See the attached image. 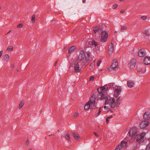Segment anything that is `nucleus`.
<instances>
[{
    "label": "nucleus",
    "mask_w": 150,
    "mask_h": 150,
    "mask_svg": "<svg viewBox=\"0 0 150 150\" xmlns=\"http://www.w3.org/2000/svg\"><path fill=\"white\" fill-rule=\"evenodd\" d=\"M144 118L146 120H148L150 119V113L148 112L144 113L143 115Z\"/></svg>",
    "instance_id": "obj_15"
},
{
    "label": "nucleus",
    "mask_w": 150,
    "mask_h": 150,
    "mask_svg": "<svg viewBox=\"0 0 150 150\" xmlns=\"http://www.w3.org/2000/svg\"><path fill=\"white\" fill-rule=\"evenodd\" d=\"M104 99H105V105L109 104L111 107L112 108L116 107L115 100L113 98L106 97H105Z\"/></svg>",
    "instance_id": "obj_2"
},
{
    "label": "nucleus",
    "mask_w": 150,
    "mask_h": 150,
    "mask_svg": "<svg viewBox=\"0 0 150 150\" xmlns=\"http://www.w3.org/2000/svg\"><path fill=\"white\" fill-rule=\"evenodd\" d=\"M101 34L100 41L103 42H105L108 37V33L105 31H102Z\"/></svg>",
    "instance_id": "obj_5"
},
{
    "label": "nucleus",
    "mask_w": 150,
    "mask_h": 150,
    "mask_svg": "<svg viewBox=\"0 0 150 150\" xmlns=\"http://www.w3.org/2000/svg\"><path fill=\"white\" fill-rule=\"evenodd\" d=\"M93 30L94 33H96L99 30V29L98 27H96L94 28Z\"/></svg>",
    "instance_id": "obj_28"
},
{
    "label": "nucleus",
    "mask_w": 150,
    "mask_h": 150,
    "mask_svg": "<svg viewBox=\"0 0 150 150\" xmlns=\"http://www.w3.org/2000/svg\"><path fill=\"white\" fill-rule=\"evenodd\" d=\"M26 143H29V141H28V140H27V141H26Z\"/></svg>",
    "instance_id": "obj_54"
},
{
    "label": "nucleus",
    "mask_w": 150,
    "mask_h": 150,
    "mask_svg": "<svg viewBox=\"0 0 150 150\" xmlns=\"http://www.w3.org/2000/svg\"><path fill=\"white\" fill-rule=\"evenodd\" d=\"M118 149H119V148L118 147H117H117H116V148L115 149V150H118Z\"/></svg>",
    "instance_id": "obj_48"
},
{
    "label": "nucleus",
    "mask_w": 150,
    "mask_h": 150,
    "mask_svg": "<svg viewBox=\"0 0 150 150\" xmlns=\"http://www.w3.org/2000/svg\"><path fill=\"white\" fill-rule=\"evenodd\" d=\"M3 54V51L2 50H1L0 51V58L1 57Z\"/></svg>",
    "instance_id": "obj_44"
},
{
    "label": "nucleus",
    "mask_w": 150,
    "mask_h": 150,
    "mask_svg": "<svg viewBox=\"0 0 150 150\" xmlns=\"http://www.w3.org/2000/svg\"><path fill=\"white\" fill-rule=\"evenodd\" d=\"M96 96L95 95L93 94L90 98L89 101L88 103L91 105V107H93L96 103Z\"/></svg>",
    "instance_id": "obj_8"
},
{
    "label": "nucleus",
    "mask_w": 150,
    "mask_h": 150,
    "mask_svg": "<svg viewBox=\"0 0 150 150\" xmlns=\"http://www.w3.org/2000/svg\"><path fill=\"white\" fill-rule=\"evenodd\" d=\"M80 67H81L82 68L83 66H82L81 65V62H76L74 64V72L75 73H79L80 72L81 70V69Z\"/></svg>",
    "instance_id": "obj_4"
},
{
    "label": "nucleus",
    "mask_w": 150,
    "mask_h": 150,
    "mask_svg": "<svg viewBox=\"0 0 150 150\" xmlns=\"http://www.w3.org/2000/svg\"><path fill=\"white\" fill-rule=\"evenodd\" d=\"M24 103V101L21 102L19 104V109H21L22 107V106L23 105Z\"/></svg>",
    "instance_id": "obj_31"
},
{
    "label": "nucleus",
    "mask_w": 150,
    "mask_h": 150,
    "mask_svg": "<svg viewBox=\"0 0 150 150\" xmlns=\"http://www.w3.org/2000/svg\"><path fill=\"white\" fill-rule=\"evenodd\" d=\"M51 135H52V134H51L50 135H49V136H50Z\"/></svg>",
    "instance_id": "obj_59"
},
{
    "label": "nucleus",
    "mask_w": 150,
    "mask_h": 150,
    "mask_svg": "<svg viewBox=\"0 0 150 150\" xmlns=\"http://www.w3.org/2000/svg\"><path fill=\"white\" fill-rule=\"evenodd\" d=\"M1 6H0V9H1Z\"/></svg>",
    "instance_id": "obj_60"
},
{
    "label": "nucleus",
    "mask_w": 150,
    "mask_h": 150,
    "mask_svg": "<svg viewBox=\"0 0 150 150\" xmlns=\"http://www.w3.org/2000/svg\"><path fill=\"white\" fill-rule=\"evenodd\" d=\"M85 2H86V0H82L83 3H84Z\"/></svg>",
    "instance_id": "obj_51"
},
{
    "label": "nucleus",
    "mask_w": 150,
    "mask_h": 150,
    "mask_svg": "<svg viewBox=\"0 0 150 150\" xmlns=\"http://www.w3.org/2000/svg\"><path fill=\"white\" fill-rule=\"evenodd\" d=\"M108 87L106 85L98 89L97 90L98 93V96L99 98L100 99H104L105 97L104 96V95L103 93L106 91Z\"/></svg>",
    "instance_id": "obj_3"
},
{
    "label": "nucleus",
    "mask_w": 150,
    "mask_h": 150,
    "mask_svg": "<svg viewBox=\"0 0 150 150\" xmlns=\"http://www.w3.org/2000/svg\"><path fill=\"white\" fill-rule=\"evenodd\" d=\"M66 135L65 136V138L69 141H70V137H69V132H67L66 133Z\"/></svg>",
    "instance_id": "obj_26"
},
{
    "label": "nucleus",
    "mask_w": 150,
    "mask_h": 150,
    "mask_svg": "<svg viewBox=\"0 0 150 150\" xmlns=\"http://www.w3.org/2000/svg\"><path fill=\"white\" fill-rule=\"evenodd\" d=\"M101 63V61L100 60H98L97 62V66L98 67L99 66Z\"/></svg>",
    "instance_id": "obj_36"
},
{
    "label": "nucleus",
    "mask_w": 150,
    "mask_h": 150,
    "mask_svg": "<svg viewBox=\"0 0 150 150\" xmlns=\"http://www.w3.org/2000/svg\"><path fill=\"white\" fill-rule=\"evenodd\" d=\"M122 100V98L121 97H120L118 98L115 101L116 103V107H118L120 105L121 101Z\"/></svg>",
    "instance_id": "obj_19"
},
{
    "label": "nucleus",
    "mask_w": 150,
    "mask_h": 150,
    "mask_svg": "<svg viewBox=\"0 0 150 150\" xmlns=\"http://www.w3.org/2000/svg\"><path fill=\"white\" fill-rule=\"evenodd\" d=\"M94 77L93 76H91L90 78V81H93L94 80Z\"/></svg>",
    "instance_id": "obj_39"
},
{
    "label": "nucleus",
    "mask_w": 150,
    "mask_h": 150,
    "mask_svg": "<svg viewBox=\"0 0 150 150\" xmlns=\"http://www.w3.org/2000/svg\"><path fill=\"white\" fill-rule=\"evenodd\" d=\"M13 49L12 46H9L7 48V50L9 51H11L13 50Z\"/></svg>",
    "instance_id": "obj_29"
},
{
    "label": "nucleus",
    "mask_w": 150,
    "mask_h": 150,
    "mask_svg": "<svg viewBox=\"0 0 150 150\" xmlns=\"http://www.w3.org/2000/svg\"><path fill=\"white\" fill-rule=\"evenodd\" d=\"M136 60L133 59L131 60L130 62V67L131 69L134 68L136 65Z\"/></svg>",
    "instance_id": "obj_13"
},
{
    "label": "nucleus",
    "mask_w": 150,
    "mask_h": 150,
    "mask_svg": "<svg viewBox=\"0 0 150 150\" xmlns=\"http://www.w3.org/2000/svg\"><path fill=\"white\" fill-rule=\"evenodd\" d=\"M57 62H58V61H56V62L55 63V64H54V65H55V66H56V64H57Z\"/></svg>",
    "instance_id": "obj_50"
},
{
    "label": "nucleus",
    "mask_w": 150,
    "mask_h": 150,
    "mask_svg": "<svg viewBox=\"0 0 150 150\" xmlns=\"http://www.w3.org/2000/svg\"><path fill=\"white\" fill-rule=\"evenodd\" d=\"M145 150H150V143L147 145Z\"/></svg>",
    "instance_id": "obj_33"
},
{
    "label": "nucleus",
    "mask_w": 150,
    "mask_h": 150,
    "mask_svg": "<svg viewBox=\"0 0 150 150\" xmlns=\"http://www.w3.org/2000/svg\"><path fill=\"white\" fill-rule=\"evenodd\" d=\"M90 106L91 107V105L88 102L86 104L84 107V109L85 110H88Z\"/></svg>",
    "instance_id": "obj_24"
},
{
    "label": "nucleus",
    "mask_w": 150,
    "mask_h": 150,
    "mask_svg": "<svg viewBox=\"0 0 150 150\" xmlns=\"http://www.w3.org/2000/svg\"><path fill=\"white\" fill-rule=\"evenodd\" d=\"M9 56L8 54H6L4 57V59L6 61H8L9 59Z\"/></svg>",
    "instance_id": "obj_25"
},
{
    "label": "nucleus",
    "mask_w": 150,
    "mask_h": 150,
    "mask_svg": "<svg viewBox=\"0 0 150 150\" xmlns=\"http://www.w3.org/2000/svg\"><path fill=\"white\" fill-rule=\"evenodd\" d=\"M114 50V47L112 43H111L109 47V53L110 54H112Z\"/></svg>",
    "instance_id": "obj_16"
},
{
    "label": "nucleus",
    "mask_w": 150,
    "mask_h": 150,
    "mask_svg": "<svg viewBox=\"0 0 150 150\" xmlns=\"http://www.w3.org/2000/svg\"><path fill=\"white\" fill-rule=\"evenodd\" d=\"M29 150H32V149H30Z\"/></svg>",
    "instance_id": "obj_57"
},
{
    "label": "nucleus",
    "mask_w": 150,
    "mask_h": 150,
    "mask_svg": "<svg viewBox=\"0 0 150 150\" xmlns=\"http://www.w3.org/2000/svg\"><path fill=\"white\" fill-rule=\"evenodd\" d=\"M148 125L149 122L148 121H144L140 123V127L141 129H143L147 127Z\"/></svg>",
    "instance_id": "obj_11"
},
{
    "label": "nucleus",
    "mask_w": 150,
    "mask_h": 150,
    "mask_svg": "<svg viewBox=\"0 0 150 150\" xmlns=\"http://www.w3.org/2000/svg\"><path fill=\"white\" fill-rule=\"evenodd\" d=\"M14 67V65L13 64L12 65V68H13Z\"/></svg>",
    "instance_id": "obj_52"
},
{
    "label": "nucleus",
    "mask_w": 150,
    "mask_h": 150,
    "mask_svg": "<svg viewBox=\"0 0 150 150\" xmlns=\"http://www.w3.org/2000/svg\"><path fill=\"white\" fill-rule=\"evenodd\" d=\"M17 72H18L19 70H17Z\"/></svg>",
    "instance_id": "obj_58"
},
{
    "label": "nucleus",
    "mask_w": 150,
    "mask_h": 150,
    "mask_svg": "<svg viewBox=\"0 0 150 150\" xmlns=\"http://www.w3.org/2000/svg\"><path fill=\"white\" fill-rule=\"evenodd\" d=\"M134 83L133 81H127V85L130 88L133 87Z\"/></svg>",
    "instance_id": "obj_18"
},
{
    "label": "nucleus",
    "mask_w": 150,
    "mask_h": 150,
    "mask_svg": "<svg viewBox=\"0 0 150 150\" xmlns=\"http://www.w3.org/2000/svg\"><path fill=\"white\" fill-rule=\"evenodd\" d=\"M102 109H103V108H102V107H100L99 108V109L98 111L97 114V116H98L99 115L101 111L102 110Z\"/></svg>",
    "instance_id": "obj_32"
},
{
    "label": "nucleus",
    "mask_w": 150,
    "mask_h": 150,
    "mask_svg": "<svg viewBox=\"0 0 150 150\" xmlns=\"http://www.w3.org/2000/svg\"><path fill=\"white\" fill-rule=\"evenodd\" d=\"M110 110V109L109 108H108L107 107L106 108L105 110H107V111H109V110Z\"/></svg>",
    "instance_id": "obj_46"
},
{
    "label": "nucleus",
    "mask_w": 150,
    "mask_h": 150,
    "mask_svg": "<svg viewBox=\"0 0 150 150\" xmlns=\"http://www.w3.org/2000/svg\"><path fill=\"white\" fill-rule=\"evenodd\" d=\"M144 64L145 65H149L150 64V57H146L144 60Z\"/></svg>",
    "instance_id": "obj_14"
},
{
    "label": "nucleus",
    "mask_w": 150,
    "mask_h": 150,
    "mask_svg": "<svg viewBox=\"0 0 150 150\" xmlns=\"http://www.w3.org/2000/svg\"><path fill=\"white\" fill-rule=\"evenodd\" d=\"M75 48L76 47L74 46H72L70 47L68 50V53H71L74 52Z\"/></svg>",
    "instance_id": "obj_23"
},
{
    "label": "nucleus",
    "mask_w": 150,
    "mask_h": 150,
    "mask_svg": "<svg viewBox=\"0 0 150 150\" xmlns=\"http://www.w3.org/2000/svg\"><path fill=\"white\" fill-rule=\"evenodd\" d=\"M95 64L94 62H93L90 64V67L91 69H93L95 67Z\"/></svg>",
    "instance_id": "obj_30"
},
{
    "label": "nucleus",
    "mask_w": 150,
    "mask_h": 150,
    "mask_svg": "<svg viewBox=\"0 0 150 150\" xmlns=\"http://www.w3.org/2000/svg\"><path fill=\"white\" fill-rule=\"evenodd\" d=\"M89 44L90 45H91L94 47H96L98 45V44L94 40H92L89 42Z\"/></svg>",
    "instance_id": "obj_21"
},
{
    "label": "nucleus",
    "mask_w": 150,
    "mask_h": 150,
    "mask_svg": "<svg viewBox=\"0 0 150 150\" xmlns=\"http://www.w3.org/2000/svg\"><path fill=\"white\" fill-rule=\"evenodd\" d=\"M146 68L144 67L143 68V69L142 70H139V72H140H140L139 73L140 74H143L146 71Z\"/></svg>",
    "instance_id": "obj_27"
},
{
    "label": "nucleus",
    "mask_w": 150,
    "mask_h": 150,
    "mask_svg": "<svg viewBox=\"0 0 150 150\" xmlns=\"http://www.w3.org/2000/svg\"><path fill=\"white\" fill-rule=\"evenodd\" d=\"M118 63L116 60H114L111 65V68L114 71H116L118 69Z\"/></svg>",
    "instance_id": "obj_10"
},
{
    "label": "nucleus",
    "mask_w": 150,
    "mask_h": 150,
    "mask_svg": "<svg viewBox=\"0 0 150 150\" xmlns=\"http://www.w3.org/2000/svg\"><path fill=\"white\" fill-rule=\"evenodd\" d=\"M93 133L97 137H98V135L95 132H93Z\"/></svg>",
    "instance_id": "obj_45"
},
{
    "label": "nucleus",
    "mask_w": 150,
    "mask_h": 150,
    "mask_svg": "<svg viewBox=\"0 0 150 150\" xmlns=\"http://www.w3.org/2000/svg\"><path fill=\"white\" fill-rule=\"evenodd\" d=\"M112 115L110 116L109 117H109V119H110L111 118H112Z\"/></svg>",
    "instance_id": "obj_49"
},
{
    "label": "nucleus",
    "mask_w": 150,
    "mask_h": 150,
    "mask_svg": "<svg viewBox=\"0 0 150 150\" xmlns=\"http://www.w3.org/2000/svg\"><path fill=\"white\" fill-rule=\"evenodd\" d=\"M35 15H33L32 16V21L33 23H34L35 21Z\"/></svg>",
    "instance_id": "obj_34"
},
{
    "label": "nucleus",
    "mask_w": 150,
    "mask_h": 150,
    "mask_svg": "<svg viewBox=\"0 0 150 150\" xmlns=\"http://www.w3.org/2000/svg\"><path fill=\"white\" fill-rule=\"evenodd\" d=\"M118 6V5L117 4H115L113 5L112 6L113 8L115 9L117 8Z\"/></svg>",
    "instance_id": "obj_37"
},
{
    "label": "nucleus",
    "mask_w": 150,
    "mask_h": 150,
    "mask_svg": "<svg viewBox=\"0 0 150 150\" xmlns=\"http://www.w3.org/2000/svg\"><path fill=\"white\" fill-rule=\"evenodd\" d=\"M114 95L115 97L117 98L118 97L121 91V88L120 87L116 86L114 88Z\"/></svg>",
    "instance_id": "obj_9"
},
{
    "label": "nucleus",
    "mask_w": 150,
    "mask_h": 150,
    "mask_svg": "<svg viewBox=\"0 0 150 150\" xmlns=\"http://www.w3.org/2000/svg\"><path fill=\"white\" fill-rule=\"evenodd\" d=\"M127 144V142H126L123 141L121 143V144L118 145L117 147L119 148V149H120L122 147V146L125 147Z\"/></svg>",
    "instance_id": "obj_20"
},
{
    "label": "nucleus",
    "mask_w": 150,
    "mask_h": 150,
    "mask_svg": "<svg viewBox=\"0 0 150 150\" xmlns=\"http://www.w3.org/2000/svg\"><path fill=\"white\" fill-rule=\"evenodd\" d=\"M87 57L86 56L85 53L83 50L80 51L79 55L78 57L79 62H81V65L82 66H86L88 64V62L89 60L90 54L89 51L86 52Z\"/></svg>",
    "instance_id": "obj_1"
},
{
    "label": "nucleus",
    "mask_w": 150,
    "mask_h": 150,
    "mask_svg": "<svg viewBox=\"0 0 150 150\" xmlns=\"http://www.w3.org/2000/svg\"><path fill=\"white\" fill-rule=\"evenodd\" d=\"M107 108V107H106V106H104V109L105 110L106 108Z\"/></svg>",
    "instance_id": "obj_53"
},
{
    "label": "nucleus",
    "mask_w": 150,
    "mask_h": 150,
    "mask_svg": "<svg viewBox=\"0 0 150 150\" xmlns=\"http://www.w3.org/2000/svg\"><path fill=\"white\" fill-rule=\"evenodd\" d=\"M141 18L143 20H145V19H146V16H142V17H141Z\"/></svg>",
    "instance_id": "obj_41"
},
{
    "label": "nucleus",
    "mask_w": 150,
    "mask_h": 150,
    "mask_svg": "<svg viewBox=\"0 0 150 150\" xmlns=\"http://www.w3.org/2000/svg\"><path fill=\"white\" fill-rule=\"evenodd\" d=\"M139 57H142L146 55V51L144 49H140L138 53Z\"/></svg>",
    "instance_id": "obj_12"
},
{
    "label": "nucleus",
    "mask_w": 150,
    "mask_h": 150,
    "mask_svg": "<svg viewBox=\"0 0 150 150\" xmlns=\"http://www.w3.org/2000/svg\"><path fill=\"white\" fill-rule=\"evenodd\" d=\"M23 26V24H19L17 25V27L18 28H21Z\"/></svg>",
    "instance_id": "obj_40"
},
{
    "label": "nucleus",
    "mask_w": 150,
    "mask_h": 150,
    "mask_svg": "<svg viewBox=\"0 0 150 150\" xmlns=\"http://www.w3.org/2000/svg\"><path fill=\"white\" fill-rule=\"evenodd\" d=\"M110 111L112 112H112L111 110H110Z\"/></svg>",
    "instance_id": "obj_56"
},
{
    "label": "nucleus",
    "mask_w": 150,
    "mask_h": 150,
    "mask_svg": "<svg viewBox=\"0 0 150 150\" xmlns=\"http://www.w3.org/2000/svg\"><path fill=\"white\" fill-rule=\"evenodd\" d=\"M145 134V133H142L137 136L136 139L137 141L139 142V144H141L145 141L144 137Z\"/></svg>",
    "instance_id": "obj_6"
},
{
    "label": "nucleus",
    "mask_w": 150,
    "mask_h": 150,
    "mask_svg": "<svg viewBox=\"0 0 150 150\" xmlns=\"http://www.w3.org/2000/svg\"><path fill=\"white\" fill-rule=\"evenodd\" d=\"M127 29V27L126 26H122L121 30H126Z\"/></svg>",
    "instance_id": "obj_38"
},
{
    "label": "nucleus",
    "mask_w": 150,
    "mask_h": 150,
    "mask_svg": "<svg viewBox=\"0 0 150 150\" xmlns=\"http://www.w3.org/2000/svg\"><path fill=\"white\" fill-rule=\"evenodd\" d=\"M150 44V42H149Z\"/></svg>",
    "instance_id": "obj_61"
},
{
    "label": "nucleus",
    "mask_w": 150,
    "mask_h": 150,
    "mask_svg": "<svg viewBox=\"0 0 150 150\" xmlns=\"http://www.w3.org/2000/svg\"><path fill=\"white\" fill-rule=\"evenodd\" d=\"M109 117H107L106 118V121L107 123H108L109 120Z\"/></svg>",
    "instance_id": "obj_43"
},
{
    "label": "nucleus",
    "mask_w": 150,
    "mask_h": 150,
    "mask_svg": "<svg viewBox=\"0 0 150 150\" xmlns=\"http://www.w3.org/2000/svg\"><path fill=\"white\" fill-rule=\"evenodd\" d=\"M79 116V113L78 112H76L74 115V118H77Z\"/></svg>",
    "instance_id": "obj_35"
},
{
    "label": "nucleus",
    "mask_w": 150,
    "mask_h": 150,
    "mask_svg": "<svg viewBox=\"0 0 150 150\" xmlns=\"http://www.w3.org/2000/svg\"><path fill=\"white\" fill-rule=\"evenodd\" d=\"M72 134L73 136L76 140L79 139L80 138L79 134L76 132H73L72 133Z\"/></svg>",
    "instance_id": "obj_22"
},
{
    "label": "nucleus",
    "mask_w": 150,
    "mask_h": 150,
    "mask_svg": "<svg viewBox=\"0 0 150 150\" xmlns=\"http://www.w3.org/2000/svg\"><path fill=\"white\" fill-rule=\"evenodd\" d=\"M143 33L146 36H145V38L146 39H149V37H150V33L149 32V31L146 30H144L143 32Z\"/></svg>",
    "instance_id": "obj_17"
},
{
    "label": "nucleus",
    "mask_w": 150,
    "mask_h": 150,
    "mask_svg": "<svg viewBox=\"0 0 150 150\" xmlns=\"http://www.w3.org/2000/svg\"><path fill=\"white\" fill-rule=\"evenodd\" d=\"M128 134L130 136L135 137L137 135V130L136 128H132L128 132Z\"/></svg>",
    "instance_id": "obj_7"
},
{
    "label": "nucleus",
    "mask_w": 150,
    "mask_h": 150,
    "mask_svg": "<svg viewBox=\"0 0 150 150\" xmlns=\"http://www.w3.org/2000/svg\"><path fill=\"white\" fill-rule=\"evenodd\" d=\"M120 1H124L125 0H119Z\"/></svg>",
    "instance_id": "obj_55"
},
{
    "label": "nucleus",
    "mask_w": 150,
    "mask_h": 150,
    "mask_svg": "<svg viewBox=\"0 0 150 150\" xmlns=\"http://www.w3.org/2000/svg\"><path fill=\"white\" fill-rule=\"evenodd\" d=\"M125 9H123L121 11H120V13H122L125 12Z\"/></svg>",
    "instance_id": "obj_42"
},
{
    "label": "nucleus",
    "mask_w": 150,
    "mask_h": 150,
    "mask_svg": "<svg viewBox=\"0 0 150 150\" xmlns=\"http://www.w3.org/2000/svg\"><path fill=\"white\" fill-rule=\"evenodd\" d=\"M111 69H112L111 68H109L108 69V70L109 71H110L111 70Z\"/></svg>",
    "instance_id": "obj_47"
}]
</instances>
